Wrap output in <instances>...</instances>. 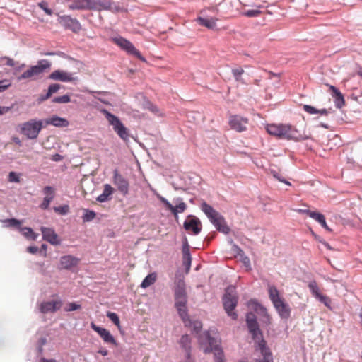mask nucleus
Returning <instances> with one entry per match:
<instances>
[{
	"label": "nucleus",
	"mask_w": 362,
	"mask_h": 362,
	"mask_svg": "<svg viewBox=\"0 0 362 362\" xmlns=\"http://www.w3.org/2000/svg\"><path fill=\"white\" fill-rule=\"evenodd\" d=\"M27 251L31 254H35L38 251V247L36 246H30L27 248Z\"/></svg>",
	"instance_id": "5fc2aeb1"
},
{
	"label": "nucleus",
	"mask_w": 362,
	"mask_h": 362,
	"mask_svg": "<svg viewBox=\"0 0 362 362\" xmlns=\"http://www.w3.org/2000/svg\"><path fill=\"white\" fill-rule=\"evenodd\" d=\"M43 127V121L36 119H30L19 126L21 134L28 139H37Z\"/></svg>",
	"instance_id": "39448f33"
},
{
	"label": "nucleus",
	"mask_w": 362,
	"mask_h": 362,
	"mask_svg": "<svg viewBox=\"0 0 362 362\" xmlns=\"http://www.w3.org/2000/svg\"><path fill=\"white\" fill-rule=\"evenodd\" d=\"M41 232L45 240L49 242L52 245L59 244L58 236L52 228L42 227Z\"/></svg>",
	"instance_id": "5701e85b"
},
{
	"label": "nucleus",
	"mask_w": 362,
	"mask_h": 362,
	"mask_svg": "<svg viewBox=\"0 0 362 362\" xmlns=\"http://www.w3.org/2000/svg\"><path fill=\"white\" fill-rule=\"evenodd\" d=\"M70 97L68 95L55 97L52 99V102L55 103H67L70 102Z\"/></svg>",
	"instance_id": "37998d69"
},
{
	"label": "nucleus",
	"mask_w": 362,
	"mask_h": 362,
	"mask_svg": "<svg viewBox=\"0 0 362 362\" xmlns=\"http://www.w3.org/2000/svg\"><path fill=\"white\" fill-rule=\"evenodd\" d=\"M197 21L199 23L204 27H206L209 29H214L216 26V21L217 19L214 18H203V17H199L197 18Z\"/></svg>",
	"instance_id": "7c9ffc66"
},
{
	"label": "nucleus",
	"mask_w": 362,
	"mask_h": 362,
	"mask_svg": "<svg viewBox=\"0 0 362 362\" xmlns=\"http://www.w3.org/2000/svg\"><path fill=\"white\" fill-rule=\"evenodd\" d=\"M62 156L58 153L53 155L52 157V160L54 161H60L62 160Z\"/></svg>",
	"instance_id": "6e6d98bb"
},
{
	"label": "nucleus",
	"mask_w": 362,
	"mask_h": 362,
	"mask_svg": "<svg viewBox=\"0 0 362 362\" xmlns=\"http://www.w3.org/2000/svg\"><path fill=\"white\" fill-rule=\"evenodd\" d=\"M245 71L243 68H234L232 69V74L235 80L238 82L241 83L242 84H245L244 80L241 78L242 75L244 74Z\"/></svg>",
	"instance_id": "f704fd0d"
},
{
	"label": "nucleus",
	"mask_w": 362,
	"mask_h": 362,
	"mask_svg": "<svg viewBox=\"0 0 362 362\" xmlns=\"http://www.w3.org/2000/svg\"><path fill=\"white\" fill-rule=\"evenodd\" d=\"M78 263L79 259L71 255H65L60 259V269L66 270L71 269L76 267Z\"/></svg>",
	"instance_id": "412c9836"
},
{
	"label": "nucleus",
	"mask_w": 362,
	"mask_h": 362,
	"mask_svg": "<svg viewBox=\"0 0 362 362\" xmlns=\"http://www.w3.org/2000/svg\"><path fill=\"white\" fill-rule=\"evenodd\" d=\"M113 192L114 188L110 185L105 184L103 193L96 198V200L99 202H105L111 199Z\"/></svg>",
	"instance_id": "cd10ccee"
},
{
	"label": "nucleus",
	"mask_w": 362,
	"mask_h": 362,
	"mask_svg": "<svg viewBox=\"0 0 362 362\" xmlns=\"http://www.w3.org/2000/svg\"><path fill=\"white\" fill-rule=\"evenodd\" d=\"M158 199L165 204V207L171 211L175 218L177 217L179 213H183L187 209V204L182 202V199H178L180 202H179L175 206H173L165 198L161 196H158Z\"/></svg>",
	"instance_id": "f3484780"
},
{
	"label": "nucleus",
	"mask_w": 362,
	"mask_h": 362,
	"mask_svg": "<svg viewBox=\"0 0 362 362\" xmlns=\"http://www.w3.org/2000/svg\"><path fill=\"white\" fill-rule=\"evenodd\" d=\"M234 247H235L236 250L238 251V253H240V252L243 253L242 250L240 248H239L237 245H234Z\"/></svg>",
	"instance_id": "338daca9"
},
{
	"label": "nucleus",
	"mask_w": 362,
	"mask_h": 362,
	"mask_svg": "<svg viewBox=\"0 0 362 362\" xmlns=\"http://www.w3.org/2000/svg\"><path fill=\"white\" fill-rule=\"evenodd\" d=\"M216 228L224 234H228L230 232V228L226 224L225 218L222 215H219L211 222Z\"/></svg>",
	"instance_id": "393cba45"
},
{
	"label": "nucleus",
	"mask_w": 362,
	"mask_h": 362,
	"mask_svg": "<svg viewBox=\"0 0 362 362\" xmlns=\"http://www.w3.org/2000/svg\"><path fill=\"white\" fill-rule=\"evenodd\" d=\"M187 327L192 328L196 333H198L201 331L202 328V323L199 320H191V325L186 326Z\"/></svg>",
	"instance_id": "a19ab883"
},
{
	"label": "nucleus",
	"mask_w": 362,
	"mask_h": 362,
	"mask_svg": "<svg viewBox=\"0 0 362 362\" xmlns=\"http://www.w3.org/2000/svg\"><path fill=\"white\" fill-rule=\"evenodd\" d=\"M358 75L361 76L362 77V69H360L358 72H357Z\"/></svg>",
	"instance_id": "774afa93"
},
{
	"label": "nucleus",
	"mask_w": 362,
	"mask_h": 362,
	"mask_svg": "<svg viewBox=\"0 0 362 362\" xmlns=\"http://www.w3.org/2000/svg\"><path fill=\"white\" fill-rule=\"evenodd\" d=\"M41 362H57V361L54 360V359H47V358H41Z\"/></svg>",
	"instance_id": "e2e57ef3"
},
{
	"label": "nucleus",
	"mask_w": 362,
	"mask_h": 362,
	"mask_svg": "<svg viewBox=\"0 0 362 362\" xmlns=\"http://www.w3.org/2000/svg\"><path fill=\"white\" fill-rule=\"evenodd\" d=\"M87 10L118 11L119 6L114 5L109 0H86Z\"/></svg>",
	"instance_id": "9d476101"
},
{
	"label": "nucleus",
	"mask_w": 362,
	"mask_h": 362,
	"mask_svg": "<svg viewBox=\"0 0 362 362\" xmlns=\"http://www.w3.org/2000/svg\"><path fill=\"white\" fill-rule=\"evenodd\" d=\"M38 6L46 13V14L49 16L52 14V11L48 7V4L46 1L40 2Z\"/></svg>",
	"instance_id": "de8ad7c7"
},
{
	"label": "nucleus",
	"mask_w": 362,
	"mask_h": 362,
	"mask_svg": "<svg viewBox=\"0 0 362 362\" xmlns=\"http://www.w3.org/2000/svg\"><path fill=\"white\" fill-rule=\"evenodd\" d=\"M49 78L62 82H71L77 79L73 76L72 74L59 69L55 70L51 73L49 76Z\"/></svg>",
	"instance_id": "6ab92c4d"
},
{
	"label": "nucleus",
	"mask_w": 362,
	"mask_h": 362,
	"mask_svg": "<svg viewBox=\"0 0 362 362\" xmlns=\"http://www.w3.org/2000/svg\"><path fill=\"white\" fill-rule=\"evenodd\" d=\"M54 211L61 215H65L69 211V206L67 204H64L59 206H54L53 208Z\"/></svg>",
	"instance_id": "58836bf2"
},
{
	"label": "nucleus",
	"mask_w": 362,
	"mask_h": 362,
	"mask_svg": "<svg viewBox=\"0 0 362 362\" xmlns=\"http://www.w3.org/2000/svg\"><path fill=\"white\" fill-rule=\"evenodd\" d=\"M274 177H276V179H278L280 182H284L286 183V185H291V183L288 181H286L284 179H281L280 177H279L276 174H274Z\"/></svg>",
	"instance_id": "052dcab7"
},
{
	"label": "nucleus",
	"mask_w": 362,
	"mask_h": 362,
	"mask_svg": "<svg viewBox=\"0 0 362 362\" xmlns=\"http://www.w3.org/2000/svg\"><path fill=\"white\" fill-rule=\"evenodd\" d=\"M247 325L250 332L252 334V339L255 341L263 339L262 333L259 329V325L256 320V316L252 313H247L246 316Z\"/></svg>",
	"instance_id": "9b49d317"
},
{
	"label": "nucleus",
	"mask_w": 362,
	"mask_h": 362,
	"mask_svg": "<svg viewBox=\"0 0 362 362\" xmlns=\"http://www.w3.org/2000/svg\"><path fill=\"white\" fill-rule=\"evenodd\" d=\"M51 67V62L47 59H41L38 61L37 64L30 66L28 69L23 71L18 77V80L28 79L30 81H35L39 79L42 74L49 70Z\"/></svg>",
	"instance_id": "20e7f679"
},
{
	"label": "nucleus",
	"mask_w": 362,
	"mask_h": 362,
	"mask_svg": "<svg viewBox=\"0 0 362 362\" xmlns=\"http://www.w3.org/2000/svg\"><path fill=\"white\" fill-rule=\"evenodd\" d=\"M90 327L96 332L99 336L103 339L104 342L111 344L113 345L117 344V341L111 333L105 328L97 326L95 323H90Z\"/></svg>",
	"instance_id": "a211bd4d"
},
{
	"label": "nucleus",
	"mask_w": 362,
	"mask_h": 362,
	"mask_svg": "<svg viewBox=\"0 0 362 362\" xmlns=\"http://www.w3.org/2000/svg\"><path fill=\"white\" fill-rule=\"evenodd\" d=\"M68 7L70 10H87L86 0H74Z\"/></svg>",
	"instance_id": "473e14b6"
},
{
	"label": "nucleus",
	"mask_w": 362,
	"mask_h": 362,
	"mask_svg": "<svg viewBox=\"0 0 362 362\" xmlns=\"http://www.w3.org/2000/svg\"><path fill=\"white\" fill-rule=\"evenodd\" d=\"M95 216V212L92 211H86V214L83 216V220L86 221H89L93 219Z\"/></svg>",
	"instance_id": "603ef678"
},
{
	"label": "nucleus",
	"mask_w": 362,
	"mask_h": 362,
	"mask_svg": "<svg viewBox=\"0 0 362 362\" xmlns=\"http://www.w3.org/2000/svg\"><path fill=\"white\" fill-rule=\"evenodd\" d=\"M199 340L201 348L205 354L214 353L215 362H225L224 354L219 341L215 337H211L209 331L202 334Z\"/></svg>",
	"instance_id": "f03ea898"
},
{
	"label": "nucleus",
	"mask_w": 362,
	"mask_h": 362,
	"mask_svg": "<svg viewBox=\"0 0 362 362\" xmlns=\"http://www.w3.org/2000/svg\"><path fill=\"white\" fill-rule=\"evenodd\" d=\"M113 184L117 187V189L124 195L129 192L128 181L119 173L117 170L113 172Z\"/></svg>",
	"instance_id": "2eb2a0df"
},
{
	"label": "nucleus",
	"mask_w": 362,
	"mask_h": 362,
	"mask_svg": "<svg viewBox=\"0 0 362 362\" xmlns=\"http://www.w3.org/2000/svg\"><path fill=\"white\" fill-rule=\"evenodd\" d=\"M20 230L25 237L35 239L34 233L30 228H21Z\"/></svg>",
	"instance_id": "c03bdc74"
},
{
	"label": "nucleus",
	"mask_w": 362,
	"mask_h": 362,
	"mask_svg": "<svg viewBox=\"0 0 362 362\" xmlns=\"http://www.w3.org/2000/svg\"><path fill=\"white\" fill-rule=\"evenodd\" d=\"M267 132L280 139L302 141L309 139V136H303L298 130L290 124H270L266 127Z\"/></svg>",
	"instance_id": "f257e3e1"
},
{
	"label": "nucleus",
	"mask_w": 362,
	"mask_h": 362,
	"mask_svg": "<svg viewBox=\"0 0 362 362\" xmlns=\"http://www.w3.org/2000/svg\"><path fill=\"white\" fill-rule=\"evenodd\" d=\"M59 21L62 25L71 30L74 33H77L81 29L79 21L76 18H71L70 16H62L59 17Z\"/></svg>",
	"instance_id": "dca6fc26"
},
{
	"label": "nucleus",
	"mask_w": 362,
	"mask_h": 362,
	"mask_svg": "<svg viewBox=\"0 0 362 362\" xmlns=\"http://www.w3.org/2000/svg\"><path fill=\"white\" fill-rule=\"evenodd\" d=\"M62 303L61 300L42 302L40 305V310L42 313H54L59 310Z\"/></svg>",
	"instance_id": "4be33fe9"
},
{
	"label": "nucleus",
	"mask_w": 362,
	"mask_h": 362,
	"mask_svg": "<svg viewBox=\"0 0 362 362\" xmlns=\"http://www.w3.org/2000/svg\"><path fill=\"white\" fill-rule=\"evenodd\" d=\"M180 344L186 352V356L188 359L190 358L191 350V339L187 334L182 336L180 340Z\"/></svg>",
	"instance_id": "c85d7f7f"
},
{
	"label": "nucleus",
	"mask_w": 362,
	"mask_h": 362,
	"mask_svg": "<svg viewBox=\"0 0 362 362\" xmlns=\"http://www.w3.org/2000/svg\"><path fill=\"white\" fill-rule=\"evenodd\" d=\"M115 44L124 50L127 54L137 57L142 62H146V59L141 54L139 51L136 49L133 44L125 38L122 37H115L112 40Z\"/></svg>",
	"instance_id": "1a4fd4ad"
},
{
	"label": "nucleus",
	"mask_w": 362,
	"mask_h": 362,
	"mask_svg": "<svg viewBox=\"0 0 362 362\" xmlns=\"http://www.w3.org/2000/svg\"><path fill=\"white\" fill-rule=\"evenodd\" d=\"M184 228L193 235H198L202 230V223L199 218L189 216L184 222Z\"/></svg>",
	"instance_id": "4468645a"
},
{
	"label": "nucleus",
	"mask_w": 362,
	"mask_h": 362,
	"mask_svg": "<svg viewBox=\"0 0 362 362\" xmlns=\"http://www.w3.org/2000/svg\"><path fill=\"white\" fill-rule=\"evenodd\" d=\"M255 310L258 314L263 315L266 317V322L270 323L271 317L267 313V309L260 304L255 303Z\"/></svg>",
	"instance_id": "e433bc0d"
},
{
	"label": "nucleus",
	"mask_w": 362,
	"mask_h": 362,
	"mask_svg": "<svg viewBox=\"0 0 362 362\" xmlns=\"http://www.w3.org/2000/svg\"><path fill=\"white\" fill-rule=\"evenodd\" d=\"M81 308V305L76 303H69L66 305L65 310L67 312L74 311Z\"/></svg>",
	"instance_id": "09e8293b"
},
{
	"label": "nucleus",
	"mask_w": 362,
	"mask_h": 362,
	"mask_svg": "<svg viewBox=\"0 0 362 362\" xmlns=\"http://www.w3.org/2000/svg\"><path fill=\"white\" fill-rule=\"evenodd\" d=\"M298 211L299 213H303V214H307V212H311V211L308 210V209H298Z\"/></svg>",
	"instance_id": "0e129e2a"
},
{
	"label": "nucleus",
	"mask_w": 362,
	"mask_h": 362,
	"mask_svg": "<svg viewBox=\"0 0 362 362\" xmlns=\"http://www.w3.org/2000/svg\"><path fill=\"white\" fill-rule=\"evenodd\" d=\"M332 91V96L334 98L335 105L337 108H341L344 105L345 101L342 93L334 86H329Z\"/></svg>",
	"instance_id": "bb28decb"
},
{
	"label": "nucleus",
	"mask_w": 362,
	"mask_h": 362,
	"mask_svg": "<svg viewBox=\"0 0 362 362\" xmlns=\"http://www.w3.org/2000/svg\"><path fill=\"white\" fill-rule=\"evenodd\" d=\"M307 215L309 216L310 218H313L318 223H320L324 218L325 216L319 212L317 211H313L311 212H307Z\"/></svg>",
	"instance_id": "79ce46f5"
},
{
	"label": "nucleus",
	"mask_w": 362,
	"mask_h": 362,
	"mask_svg": "<svg viewBox=\"0 0 362 362\" xmlns=\"http://www.w3.org/2000/svg\"><path fill=\"white\" fill-rule=\"evenodd\" d=\"M12 141H13L15 144H16L17 145H18V146H21V139H20L18 137H17V136H13V137L12 138Z\"/></svg>",
	"instance_id": "13d9d810"
},
{
	"label": "nucleus",
	"mask_w": 362,
	"mask_h": 362,
	"mask_svg": "<svg viewBox=\"0 0 362 362\" xmlns=\"http://www.w3.org/2000/svg\"><path fill=\"white\" fill-rule=\"evenodd\" d=\"M224 308L229 316L233 320H236L237 314L233 311L238 303V296L235 293V288L233 286H228L226 289V293L223 298Z\"/></svg>",
	"instance_id": "0eeeda50"
},
{
	"label": "nucleus",
	"mask_w": 362,
	"mask_h": 362,
	"mask_svg": "<svg viewBox=\"0 0 362 362\" xmlns=\"http://www.w3.org/2000/svg\"><path fill=\"white\" fill-rule=\"evenodd\" d=\"M269 296L275 309L281 318L288 319L291 315L289 305L280 296L279 291L274 286L269 287Z\"/></svg>",
	"instance_id": "7ed1b4c3"
},
{
	"label": "nucleus",
	"mask_w": 362,
	"mask_h": 362,
	"mask_svg": "<svg viewBox=\"0 0 362 362\" xmlns=\"http://www.w3.org/2000/svg\"><path fill=\"white\" fill-rule=\"evenodd\" d=\"M175 284V296H187L184 281L182 279H179Z\"/></svg>",
	"instance_id": "2f4dec72"
},
{
	"label": "nucleus",
	"mask_w": 362,
	"mask_h": 362,
	"mask_svg": "<svg viewBox=\"0 0 362 362\" xmlns=\"http://www.w3.org/2000/svg\"><path fill=\"white\" fill-rule=\"evenodd\" d=\"M102 112L105 115L108 123L112 126V128L117 134L123 141H128L129 139V130L124 127L120 119L107 110H103Z\"/></svg>",
	"instance_id": "423d86ee"
},
{
	"label": "nucleus",
	"mask_w": 362,
	"mask_h": 362,
	"mask_svg": "<svg viewBox=\"0 0 362 362\" xmlns=\"http://www.w3.org/2000/svg\"><path fill=\"white\" fill-rule=\"evenodd\" d=\"M248 121L247 118L235 115L229 117L228 124L232 129L238 132H242L247 129Z\"/></svg>",
	"instance_id": "ddd939ff"
},
{
	"label": "nucleus",
	"mask_w": 362,
	"mask_h": 362,
	"mask_svg": "<svg viewBox=\"0 0 362 362\" xmlns=\"http://www.w3.org/2000/svg\"><path fill=\"white\" fill-rule=\"evenodd\" d=\"M98 353L100 354L102 356H105L108 354V351L105 349H101L98 350Z\"/></svg>",
	"instance_id": "bf43d9fd"
},
{
	"label": "nucleus",
	"mask_w": 362,
	"mask_h": 362,
	"mask_svg": "<svg viewBox=\"0 0 362 362\" xmlns=\"http://www.w3.org/2000/svg\"><path fill=\"white\" fill-rule=\"evenodd\" d=\"M42 192L45 197L42 202L40 205V208L42 210L47 209L49 206L51 202L54 199L55 196V189L50 186H46L43 188Z\"/></svg>",
	"instance_id": "aec40b11"
},
{
	"label": "nucleus",
	"mask_w": 362,
	"mask_h": 362,
	"mask_svg": "<svg viewBox=\"0 0 362 362\" xmlns=\"http://www.w3.org/2000/svg\"><path fill=\"white\" fill-rule=\"evenodd\" d=\"M187 296H175V306L182 319L185 326L191 325V320L188 315L187 308Z\"/></svg>",
	"instance_id": "6e6552de"
},
{
	"label": "nucleus",
	"mask_w": 362,
	"mask_h": 362,
	"mask_svg": "<svg viewBox=\"0 0 362 362\" xmlns=\"http://www.w3.org/2000/svg\"><path fill=\"white\" fill-rule=\"evenodd\" d=\"M61 88V86L57 83L52 84L49 86L47 94L42 97L41 100H45L49 98L53 93H57Z\"/></svg>",
	"instance_id": "c9c22d12"
},
{
	"label": "nucleus",
	"mask_w": 362,
	"mask_h": 362,
	"mask_svg": "<svg viewBox=\"0 0 362 362\" xmlns=\"http://www.w3.org/2000/svg\"><path fill=\"white\" fill-rule=\"evenodd\" d=\"M44 123L45 126L50 124L57 127H66L69 124V122L67 119L59 117L57 115H54L49 118L46 119L45 121H43V124Z\"/></svg>",
	"instance_id": "b1692460"
},
{
	"label": "nucleus",
	"mask_w": 362,
	"mask_h": 362,
	"mask_svg": "<svg viewBox=\"0 0 362 362\" xmlns=\"http://www.w3.org/2000/svg\"><path fill=\"white\" fill-rule=\"evenodd\" d=\"M303 108L308 114H310V115L318 114V110L311 105H304Z\"/></svg>",
	"instance_id": "8fccbe9b"
},
{
	"label": "nucleus",
	"mask_w": 362,
	"mask_h": 362,
	"mask_svg": "<svg viewBox=\"0 0 362 362\" xmlns=\"http://www.w3.org/2000/svg\"><path fill=\"white\" fill-rule=\"evenodd\" d=\"M11 110V107L0 106V115L7 113Z\"/></svg>",
	"instance_id": "864d4df0"
},
{
	"label": "nucleus",
	"mask_w": 362,
	"mask_h": 362,
	"mask_svg": "<svg viewBox=\"0 0 362 362\" xmlns=\"http://www.w3.org/2000/svg\"><path fill=\"white\" fill-rule=\"evenodd\" d=\"M269 76H269V78H272V77H273V76H277L276 74H274V73H273V72H272V71H269Z\"/></svg>",
	"instance_id": "69168bd1"
},
{
	"label": "nucleus",
	"mask_w": 362,
	"mask_h": 362,
	"mask_svg": "<svg viewBox=\"0 0 362 362\" xmlns=\"http://www.w3.org/2000/svg\"><path fill=\"white\" fill-rule=\"evenodd\" d=\"M4 223H6L8 226L18 228L21 225V222L16 218H10L4 221Z\"/></svg>",
	"instance_id": "a18cd8bd"
},
{
	"label": "nucleus",
	"mask_w": 362,
	"mask_h": 362,
	"mask_svg": "<svg viewBox=\"0 0 362 362\" xmlns=\"http://www.w3.org/2000/svg\"><path fill=\"white\" fill-rule=\"evenodd\" d=\"M319 223H320L322 227H323L325 229H326L327 230H330V229L329 228V227L327 225V223L325 221V218H324Z\"/></svg>",
	"instance_id": "4d7b16f0"
},
{
	"label": "nucleus",
	"mask_w": 362,
	"mask_h": 362,
	"mask_svg": "<svg viewBox=\"0 0 362 362\" xmlns=\"http://www.w3.org/2000/svg\"><path fill=\"white\" fill-rule=\"evenodd\" d=\"M107 317L119 328L120 329V321L118 315L115 313L108 311Z\"/></svg>",
	"instance_id": "4c0bfd02"
},
{
	"label": "nucleus",
	"mask_w": 362,
	"mask_h": 362,
	"mask_svg": "<svg viewBox=\"0 0 362 362\" xmlns=\"http://www.w3.org/2000/svg\"><path fill=\"white\" fill-rule=\"evenodd\" d=\"M328 112V110L326 109L318 110V114L320 115H327Z\"/></svg>",
	"instance_id": "680f3d73"
},
{
	"label": "nucleus",
	"mask_w": 362,
	"mask_h": 362,
	"mask_svg": "<svg viewBox=\"0 0 362 362\" xmlns=\"http://www.w3.org/2000/svg\"><path fill=\"white\" fill-rule=\"evenodd\" d=\"M200 208L202 211L206 215L208 218L212 222L220 214L216 211L211 206L208 204L206 202H203L201 204Z\"/></svg>",
	"instance_id": "a878e982"
},
{
	"label": "nucleus",
	"mask_w": 362,
	"mask_h": 362,
	"mask_svg": "<svg viewBox=\"0 0 362 362\" xmlns=\"http://www.w3.org/2000/svg\"><path fill=\"white\" fill-rule=\"evenodd\" d=\"M308 288H310L312 295L317 299L320 303H323L326 307L330 308L332 300L329 297L322 294L320 292V288L317 284L315 281H312L308 284Z\"/></svg>",
	"instance_id": "f8f14e48"
},
{
	"label": "nucleus",
	"mask_w": 362,
	"mask_h": 362,
	"mask_svg": "<svg viewBox=\"0 0 362 362\" xmlns=\"http://www.w3.org/2000/svg\"><path fill=\"white\" fill-rule=\"evenodd\" d=\"M191 255L188 246L183 247L182 249V263L186 272H188L191 265Z\"/></svg>",
	"instance_id": "c756f323"
},
{
	"label": "nucleus",
	"mask_w": 362,
	"mask_h": 362,
	"mask_svg": "<svg viewBox=\"0 0 362 362\" xmlns=\"http://www.w3.org/2000/svg\"><path fill=\"white\" fill-rule=\"evenodd\" d=\"M157 279L156 273H149V274L144 279L141 284V287L146 288L153 284Z\"/></svg>",
	"instance_id": "72a5a7b5"
},
{
	"label": "nucleus",
	"mask_w": 362,
	"mask_h": 362,
	"mask_svg": "<svg viewBox=\"0 0 362 362\" xmlns=\"http://www.w3.org/2000/svg\"><path fill=\"white\" fill-rule=\"evenodd\" d=\"M8 180L12 182H19V175L15 172H11L8 175Z\"/></svg>",
	"instance_id": "3c124183"
},
{
	"label": "nucleus",
	"mask_w": 362,
	"mask_h": 362,
	"mask_svg": "<svg viewBox=\"0 0 362 362\" xmlns=\"http://www.w3.org/2000/svg\"><path fill=\"white\" fill-rule=\"evenodd\" d=\"M11 86V82L8 79H3L0 81V93L4 91Z\"/></svg>",
	"instance_id": "49530a36"
},
{
	"label": "nucleus",
	"mask_w": 362,
	"mask_h": 362,
	"mask_svg": "<svg viewBox=\"0 0 362 362\" xmlns=\"http://www.w3.org/2000/svg\"><path fill=\"white\" fill-rule=\"evenodd\" d=\"M262 13V11L259 9L247 10L242 13V15L249 18L257 17Z\"/></svg>",
	"instance_id": "ea45409f"
}]
</instances>
